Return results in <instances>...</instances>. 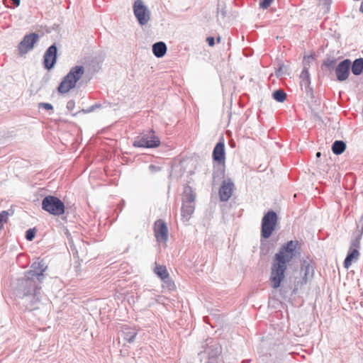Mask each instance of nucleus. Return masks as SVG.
<instances>
[{
    "instance_id": "cd10ccee",
    "label": "nucleus",
    "mask_w": 363,
    "mask_h": 363,
    "mask_svg": "<svg viewBox=\"0 0 363 363\" xmlns=\"http://www.w3.org/2000/svg\"><path fill=\"white\" fill-rule=\"evenodd\" d=\"M217 13L218 16L220 15L223 18H225L227 14L226 6L219 3L218 4Z\"/></svg>"
},
{
    "instance_id": "f8f14e48",
    "label": "nucleus",
    "mask_w": 363,
    "mask_h": 363,
    "mask_svg": "<svg viewBox=\"0 0 363 363\" xmlns=\"http://www.w3.org/2000/svg\"><path fill=\"white\" fill-rule=\"evenodd\" d=\"M57 48L55 44L50 45L43 56V66L50 70L52 69L57 62Z\"/></svg>"
},
{
    "instance_id": "6e6552de",
    "label": "nucleus",
    "mask_w": 363,
    "mask_h": 363,
    "mask_svg": "<svg viewBox=\"0 0 363 363\" xmlns=\"http://www.w3.org/2000/svg\"><path fill=\"white\" fill-rule=\"evenodd\" d=\"M277 222V213L273 211H268L262 220V237L269 238L275 229Z\"/></svg>"
},
{
    "instance_id": "f3484780",
    "label": "nucleus",
    "mask_w": 363,
    "mask_h": 363,
    "mask_svg": "<svg viewBox=\"0 0 363 363\" xmlns=\"http://www.w3.org/2000/svg\"><path fill=\"white\" fill-rule=\"evenodd\" d=\"M137 334L138 330L135 328L125 325L121 330V337L128 343H132L135 341Z\"/></svg>"
},
{
    "instance_id": "a211bd4d",
    "label": "nucleus",
    "mask_w": 363,
    "mask_h": 363,
    "mask_svg": "<svg viewBox=\"0 0 363 363\" xmlns=\"http://www.w3.org/2000/svg\"><path fill=\"white\" fill-rule=\"evenodd\" d=\"M359 256V252L357 249L350 248L347 255L344 261V266L348 269L352 264V262L357 260Z\"/></svg>"
},
{
    "instance_id": "a19ab883",
    "label": "nucleus",
    "mask_w": 363,
    "mask_h": 363,
    "mask_svg": "<svg viewBox=\"0 0 363 363\" xmlns=\"http://www.w3.org/2000/svg\"><path fill=\"white\" fill-rule=\"evenodd\" d=\"M360 222H363V213H362V216H361V218H360Z\"/></svg>"
},
{
    "instance_id": "39448f33",
    "label": "nucleus",
    "mask_w": 363,
    "mask_h": 363,
    "mask_svg": "<svg viewBox=\"0 0 363 363\" xmlns=\"http://www.w3.org/2000/svg\"><path fill=\"white\" fill-rule=\"evenodd\" d=\"M212 340H207L206 347L199 353L201 363H218L221 347L218 344H212Z\"/></svg>"
},
{
    "instance_id": "c9c22d12",
    "label": "nucleus",
    "mask_w": 363,
    "mask_h": 363,
    "mask_svg": "<svg viewBox=\"0 0 363 363\" xmlns=\"http://www.w3.org/2000/svg\"><path fill=\"white\" fill-rule=\"evenodd\" d=\"M283 68L280 67L277 71H276V75L277 77H280L283 74Z\"/></svg>"
},
{
    "instance_id": "9d476101",
    "label": "nucleus",
    "mask_w": 363,
    "mask_h": 363,
    "mask_svg": "<svg viewBox=\"0 0 363 363\" xmlns=\"http://www.w3.org/2000/svg\"><path fill=\"white\" fill-rule=\"evenodd\" d=\"M39 35L33 33L26 35L18 46L20 55L26 54L29 50H32L34 44L38 41Z\"/></svg>"
},
{
    "instance_id": "a878e982",
    "label": "nucleus",
    "mask_w": 363,
    "mask_h": 363,
    "mask_svg": "<svg viewBox=\"0 0 363 363\" xmlns=\"http://www.w3.org/2000/svg\"><path fill=\"white\" fill-rule=\"evenodd\" d=\"M162 282H163V285H162V287L163 288H166L169 291H172L175 288V285H174V281L170 279L169 277H168L167 279H165L164 280H162Z\"/></svg>"
},
{
    "instance_id": "6ab92c4d",
    "label": "nucleus",
    "mask_w": 363,
    "mask_h": 363,
    "mask_svg": "<svg viewBox=\"0 0 363 363\" xmlns=\"http://www.w3.org/2000/svg\"><path fill=\"white\" fill-rule=\"evenodd\" d=\"M152 52L157 57H162L167 52V45L164 42L160 41L153 44Z\"/></svg>"
},
{
    "instance_id": "0eeeda50",
    "label": "nucleus",
    "mask_w": 363,
    "mask_h": 363,
    "mask_svg": "<svg viewBox=\"0 0 363 363\" xmlns=\"http://www.w3.org/2000/svg\"><path fill=\"white\" fill-rule=\"evenodd\" d=\"M133 145L135 147L155 148L160 146V140L153 130H150L138 136Z\"/></svg>"
},
{
    "instance_id": "412c9836",
    "label": "nucleus",
    "mask_w": 363,
    "mask_h": 363,
    "mask_svg": "<svg viewBox=\"0 0 363 363\" xmlns=\"http://www.w3.org/2000/svg\"><path fill=\"white\" fill-rule=\"evenodd\" d=\"M363 233V226L362 227L361 230H359L358 232L355 233L354 234L353 238L351 240L350 242V247L352 249H357L359 250L360 247V240L362 239Z\"/></svg>"
},
{
    "instance_id": "9b49d317",
    "label": "nucleus",
    "mask_w": 363,
    "mask_h": 363,
    "mask_svg": "<svg viewBox=\"0 0 363 363\" xmlns=\"http://www.w3.org/2000/svg\"><path fill=\"white\" fill-rule=\"evenodd\" d=\"M351 60L345 59L339 62L335 69V73L338 82H343L348 79L350 74Z\"/></svg>"
},
{
    "instance_id": "b1692460",
    "label": "nucleus",
    "mask_w": 363,
    "mask_h": 363,
    "mask_svg": "<svg viewBox=\"0 0 363 363\" xmlns=\"http://www.w3.org/2000/svg\"><path fill=\"white\" fill-rule=\"evenodd\" d=\"M272 97L278 102H284L286 98V94L282 89H277L273 92Z\"/></svg>"
},
{
    "instance_id": "aec40b11",
    "label": "nucleus",
    "mask_w": 363,
    "mask_h": 363,
    "mask_svg": "<svg viewBox=\"0 0 363 363\" xmlns=\"http://www.w3.org/2000/svg\"><path fill=\"white\" fill-rule=\"evenodd\" d=\"M350 69L354 75L361 74L363 71V58H357L351 62Z\"/></svg>"
},
{
    "instance_id": "393cba45",
    "label": "nucleus",
    "mask_w": 363,
    "mask_h": 363,
    "mask_svg": "<svg viewBox=\"0 0 363 363\" xmlns=\"http://www.w3.org/2000/svg\"><path fill=\"white\" fill-rule=\"evenodd\" d=\"M336 63H337V60L335 59L328 58L323 62L322 66L325 67L326 68L328 69V70H330L331 72L333 70L335 71V69L337 66Z\"/></svg>"
},
{
    "instance_id": "dca6fc26",
    "label": "nucleus",
    "mask_w": 363,
    "mask_h": 363,
    "mask_svg": "<svg viewBox=\"0 0 363 363\" xmlns=\"http://www.w3.org/2000/svg\"><path fill=\"white\" fill-rule=\"evenodd\" d=\"M300 84L302 89H304L306 94H311L313 89L311 86V77L308 69L306 67L302 69L300 74Z\"/></svg>"
},
{
    "instance_id": "f03ea898",
    "label": "nucleus",
    "mask_w": 363,
    "mask_h": 363,
    "mask_svg": "<svg viewBox=\"0 0 363 363\" xmlns=\"http://www.w3.org/2000/svg\"><path fill=\"white\" fill-rule=\"evenodd\" d=\"M298 244V241H289L282 245L279 252L275 254L270 274V281L274 289L279 287L281 281L284 279L286 264L296 256Z\"/></svg>"
},
{
    "instance_id": "20e7f679",
    "label": "nucleus",
    "mask_w": 363,
    "mask_h": 363,
    "mask_svg": "<svg viewBox=\"0 0 363 363\" xmlns=\"http://www.w3.org/2000/svg\"><path fill=\"white\" fill-rule=\"evenodd\" d=\"M196 195L191 187L186 186L182 195V205L181 208L182 219L187 222L195 210Z\"/></svg>"
},
{
    "instance_id": "5701e85b",
    "label": "nucleus",
    "mask_w": 363,
    "mask_h": 363,
    "mask_svg": "<svg viewBox=\"0 0 363 363\" xmlns=\"http://www.w3.org/2000/svg\"><path fill=\"white\" fill-rule=\"evenodd\" d=\"M154 272L161 279L162 281L169 277V274L167 272L166 267L163 265H156Z\"/></svg>"
},
{
    "instance_id": "7c9ffc66",
    "label": "nucleus",
    "mask_w": 363,
    "mask_h": 363,
    "mask_svg": "<svg viewBox=\"0 0 363 363\" xmlns=\"http://www.w3.org/2000/svg\"><path fill=\"white\" fill-rule=\"evenodd\" d=\"M38 107L40 108H43L46 110H52L53 109V106L52 104H49V103H40L38 104Z\"/></svg>"
},
{
    "instance_id": "ea45409f",
    "label": "nucleus",
    "mask_w": 363,
    "mask_h": 363,
    "mask_svg": "<svg viewBox=\"0 0 363 363\" xmlns=\"http://www.w3.org/2000/svg\"><path fill=\"white\" fill-rule=\"evenodd\" d=\"M320 155H321V153H320V152H318L316 153V157H320Z\"/></svg>"
},
{
    "instance_id": "7ed1b4c3",
    "label": "nucleus",
    "mask_w": 363,
    "mask_h": 363,
    "mask_svg": "<svg viewBox=\"0 0 363 363\" xmlns=\"http://www.w3.org/2000/svg\"><path fill=\"white\" fill-rule=\"evenodd\" d=\"M84 73V67L82 65H77L72 67L66 76L64 77L58 86L60 94H66L74 88L77 82Z\"/></svg>"
},
{
    "instance_id": "c85d7f7f",
    "label": "nucleus",
    "mask_w": 363,
    "mask_h": 363,
    "mask_svg": "<svg viewBox=\"0 0 363 363\" xmlns=\"http://www.w3.org/2000/svg\"><path fill=\"white\" fill-rule=\"evenodd\" d=\"M274 0H259V7L262 9H267L270 6Z\"/></svg>"
},
{
    "instance_id": "58836bf2",
    "label": "nucleus",
    "mask_w": 363,
    "mask_h": 363,
    "mask_svg": "<svg viewBox=\"0 0 363 363\" xmlns=\"http://www.w3.org/2000/svg\"><path fill=\"white\" fill-rule=\"evenodd\" d=\"M359 11L363 13V1L362 2L359 8Z\"/></svg>"
},
{
    "instance_id": "2eb2a0df",
    "label": "nucleus",
    "mask_w": 363,
    "mask_h": 363,
    "mask_svg": "<svg viewBox=\"0 0 363 363\" xmlns=\"http://www.w3.org/2000/svg\"><path fill=\"white\" fill-rule=\"evenodd\" d=\"M213 159L218 164L223 163L225 159V143L221 139L214 147L213 150Z\"/></svg>"
},
{
    "instance_id": "e433bc0d",
    "label": "nucleus",
    "mask_w": 363,
    "mask_h": 363,
    "mask_svg": "<svg viewBox=\"0 0 363 363\" xmlns=\"http://www.w3.org/2000/svg\"><path fill=\"white\" fill-rule=\"evenodd\" d=\"M303 267H305V270H306L305 276L306 277L308 273V272H309V270H310V269H311V266L308 264L307 265H306V266L303 265L302 267V270L303 269Z\"/></svg>"
},
{
    "instance_id": "4be33fe9",
    "label": "nucleus",
    "mask_w": 363,
    "mask_h": 363,
    "mask_svg": "<svg viewBox=\"0 0 363 363\" xmlns=\"http://www.w3.org/2000/svg\"><path fill=\"white\" fill-rule=\"evenodd\" d=\"M346 149V144L342 140H335L332 145V151L335 155H341Z\"/></svg>"
},
{
    "instance_id": "f704fd0d",
    "label": "nucleus",
    "mask_w": 363,
    "mask_h": 363,
    "mask_svg": "<svg viewBox=\"0 0 363 363\" xmlns=\"http://www.w3.org/2000/svg\"><path fill=\"white\" fill-rule=\"evenodd\" d=\"M320 1L326 6V9L328 11L331 0H320Z\"/></svg>"
},
{
    "instance_id": "2f4dec72",
    "label": "nucleus",
    "mask_w": 363,
    "mask_h": 363,
    "mask_svg": "<svg viewBox=\"0 0 363 363\" xmlns=\"http://www.w3.org/2000/svg\"><path fill=\"white\" fill-rule=\"evenodd\" d=\"M148 168L152 173L158 172L161 169L160 167L155 164H150Z\"/></svg>"
},
{
    "instance_id": "4468645a",
    "label": "nucleus",
    "mask_w": 363,
    "mask_h": 363,
    "mask_svg": "<svg viewBox=\"0 0 363 363\" xmlns=\"http://www.w3.org/2000/svg\"><path fill=\"white\" fill-rule=\"evenodd\" d=\"M234 187V184L230 179L223 180L218 191L220 200L228 201L233 194Z\"/></svg>"
},
{
    "instance_id": "1a4fd4ad",
    "label": "nucleus",
    "mask_w": 363,
    "mask_h": 363,
    "mask_svg": "<svg viewBox=\"0 0 363 363\" xmlns=\"http://www.w3.org/2000/svg\"><path fill=\"white\" fill-rule=\"evenodd\" d=\"M133 13L141 26L147 23L150 18V12L142 0H136L133 4Z\"/></svg>"
},
{
    "instance_id": "ddd939ff",
    "label": "nucleus",
    "mask_w": 363,
    "mask_h": 363,
    "mask_svg": "<svg viewBox=\"0 0 363 363\" xmlns=\"http://www.w3.org/2000/svg\"><path fill=\"white\" fill-rule=\"evenodd\" d=\"M155 236L158 242H166L168 240V229L162 220H157L155 223Z\"/></svg>"
},
{
    "instance_id": "4c0bfd02",
    "label": "nucleus",
    "mask_w": 363,
    "mask_h": 363,
    "mask_svg": "<svg viewBox=\"0 0 363 363\" xmlns=\"http://www.w3.org/2000/svg\"><path fill=\"white\" fill-rule=\"evenodd\" d=\"M16 6L20 5L21 0H11Z\"/></svg>"
},
{
    "instance_id": "72a5a7b5",
    "label": "nucleus",
    "mask_w": 363,
    "mask_h": 363,
    "mask_svg": "<svg viewBox=\"0 0 363 363\" xmlns=\"http://www.w3.org/2000/svg\"><path fill=\"white\" fill-rule=\"evenodd\" d=\"M206 41H207L208 45L211 47H212L215 45V39L213 37H211V36L208 37L206 38Z\"/></svg>"
},
{
    "instance_id": "bb28decb",
    "label": "nucleus",
    "mask_w": 363,
    "mask_h": 363,
    "mask_svg": "<svg viewBox=\"0 0 363 363\" xmlns=\"http://www.w3.org/2000/svg\"><path fill=\"white\" fill-rule=\"evenodd\" d=\"M9 213L7 211L0 212V230L3 228V223H6Z\"/></svg>"
},
{
    "instance_id": "79ce46f5",
    "label": "nucleus",
    "mask_w": 363,
    "mask_h": 363,
    "mask_svg": "<svg viewBox=\"0 0 363 363\" xmlns=\"http://www.w3.org/2000/svg\"><path fill=\"white\" fill-rule=\"evenodd\" d=\"M217 41H218V43L220 41V37H218V38H217Z\"/></svg>"
},
{
    "instance_id": "f257e3e1",
    "label": "nucleus",
    "mask_w": 363,
    "mask_h": 363,
    "mask_svg": "<svg viewBox=\"0 0 363 363\" xmlns=\"http://www.w3.org/2000/svg\"><path fill=\"white\" fill-rule=\"evenodd\" d=\"M47 267L43 260L35 262L31 264L30 269L24 273V277L18 279L15 288L16 294L23 300V304L28 310L33 311L39 307L41 284Z\"/></svg>"
},
{
    "instance_id": "423d86ee",
    "label": "nucleus",
    "mask_w": 363,
    "mask_h": 363,
    "mask_svg": "<svg viewBox=\"0 0 363 363\" xmlns=\"http://www.w3.org/2000/svg\"><path fill=\"white\" fill-rule=\"evenodd\" d=\"M42 208L54 216H61L65 213V204L57 197L47 196L42 201Z\"/></svg>"
},
{
    "instance_id": "c756f323",
    "label": "nucleus",
    "mask_w": 363,
    "mask_h": 363,
    "mask_svg": "<svg viewBox=\"0 0 363 363\" xmlns=\"http://www.w3.org/2000/svg\"><path fill=\"white\" fill-rule=\"evenodd\" d=\"M35 235V229L30 228L26 232V238L28 240L31 241L34 238Z\"/></svg>"
},
{
    "instance_id": "473e14b6",
    "label": "nucleus",
    "mask_w": 363,
    "mask_h": 363,
    "mask_svg": "<svg viewBox=\"0 0 363 363\" xmlns=\"http://www.w3.org/2000/svg\"><path fill=\"white\" fill-rule=\"evenodd\" d=\"M75 106V103L73 100H69L67 103V108L69 111H72L74 109Z\"/></svg>"
}]
</instances>
